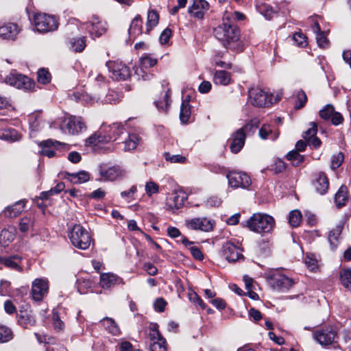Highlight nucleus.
<instances>
[{"mask_svg": "<svg viewBox=\"0 0 351 351\" xmlns=\"http://www.w3.org/2000/svg\"><path fill=\"white\" fill-rule=\"evenodd\" d=\"M214 35L226 49L241 52L244 46L240 40V30L232 20L231 12H226L222 23L214 29Z\"/></svg>", "mask_w": 351, "mask_h": 351, "instance_id": "f257e3e1", "label": "nucleus"}, {"mask_svg": "<svg viewBox=\"0 0 351 351\" xmlns=\"http://www.w3.org/2000/svg\"><path fill=\"white\" fill-rule=\"evenodd\" d=\"M126 134L127 132L121 123L103 124L98 131L86 140V145L100 147L101 145L117 141Z\"/></svg>", "mask_w": 351, "mask_h": 351, "instance_id": "f03ea898", "label": "nucleus"}, {"mask_svg": "<svg viewBox=\"0 0 351 351\" xmlns=\"http://www.w3.org/2000/svg\"><path fill=\"white\" fill-rule=\"evenodd\" d=\"M246 227L251 231L257 233L270 232L274 226V219L267 214L254 213L249 219L246 221Z\"/></svg>", "mask_w": 351, "mask_h": 351, "instance_id": "7ed1b4c3", "label": "nucleus"}, {"mask_svg": "<svg viewBox=\"0 0 351 351\" xmlns=\"http://www.w3.org/2000/svg\"><path fill=\"white\" fill-rule=\"evenodd\" d=\"M279 99L280 97H274L258 86H253L248 90V101L255 107H268Z\"/></svg>", "mask_w": 351, "mask_h": 351, "instance_id": "20e7f679", "label": "nucleus"}, {"mask_svg": "<svg viewBox=\"0 0 351 351\" xmlns=\"http://www.w3.org/2000/svg\"><path fill=\"white\" fill-rule=\"evenodd\" d=\"M69 238L71 244L80 250L88 249L91 243L90 234L80 224H76L73 226L69 232Z\"/></svg>", "mask_w": 351, "mask_h": 351, "instance_id": "39448f33", "label": "nucleus"}, {"mask_svg": "<svg viewBox=\"0 0 351 351\" xmlns=\"http://www.w3.org/2000/svg\"><path fill=\"white\" fill-rule=\"evenodd\" d=\"M6 84L26 91H34L35 82L28 77L16 72H11L5 78Z\"/></svg>", "mask_w": 351, "mask_h": 351, "instance_id": "423d86ee", "label": "nucleus"}, {"mask_svg": "<svg viewBox=\"0 0 351 351\" xmlns=\"http://www.w3.org/2000/svg\"><path fill=\"white\" fill-rule=\"evenodd\" d=\"M34 25L39 32L53 31L58 28V21L54 16L45 13H37L34 15Z\"/></svg>", "mask_w": 351, "mask_h": 351, "instance_id": "0eeeda50", "label": "nucleus"}, {"mask_svg": "<svg viewBox=\"0 0 351 351\" xmlns=\"http://www.w3.org/2000/svg\"><path fill=\"white\" fill-rule=\"evenodd\" d=\"M61 130L64 133L75 135L84 132L86 126L81 117L70 116L64 119Z\"/></svg>", "mask_w": 351, "mask_h": 351, "instance_id": "6e6552de", "label": "nucleus"}, {"mask_svg": "<svg viewBox=\"0 0 351 351\" xmlns=\"http://www.w3.org/2000/svg\"><path fill=\"white\" fill-rule=\"evenodd\" d=\"M267 279L269 285L273 289L280 291L288 290L294 284L293 279L277 271L269 274Z\"/></svg>", "mask_w": 351, "mask_h": 351, "instance_id": "1a4fd4ad", "label": "nucleus"}, {"mask_svg": "<svg viewBox=\"0 0 351 351\" xmlns=\"http://www.w3.org/2000/svg\"><path fill=\"white\" fill-rule=\"evenodd\" d=\"M108 71L112 73V77L117 80H125L130 77V68L121 61H107L106 63Z\"/></svg>", "mask_w": 351, "mask_h": 351, "instance_id": "9d476101", "label": "nucleus"}, {"mask_svg": "<svg viewBox=\"0 0 351 351\" xmlns=\"http://www.w3.org/2000/svg\"><path fill=\"white\" fill-rule=\"evenodd\" d=\"M184 224L189 230L210 232L213 229L215 221L206 217H194L185 219Z\"/></svg>", "mask_w": 351, "mask_h": 351, "instance_id": "9b49d317", "label": "nucleus"}, {"mask_svg": "<svg viewBox=\"0 0 351 351\" xmlns=\"http://www.w3.org/2000/svg\"><path fill=\"white\" fill-rule=\"evenodd\" d=\"M229 185L233 189H247L252 184L250 176L242 172L232 171L226 175Z\"/></svg>", "mask_w": 351, "mask_h": 351, "instance_id": "f8f14e48", "label": "nucleus"}, {"mask_svg": "<svg viewBox=\"0 0 351 351\" xmlns=\"http://www.w3.org/2000/svg\"><path fill=\"white\" fill-rule=\"evenodd\" d=\"M49 290L47 280L36 278L32 282L31 295L36 302H40L47 295Z\"/></svg>", "mask_w": 351, "mask_h": 351, "instance_id": "ddd939ff", "label": "nucleus"}, {"mask_svg": "<svg viewBox=\"0 0 351 351\" xmlns=\"http://www.w3.org/2000/svg\"><path fill=\"white\" fill-rule=\"evenodd\" d=\"M99 174L104 181L113 182L124 178L126 171L119 166H112L108 168L101 167Z\"/></svg>", "mask_w": 351, "mask_h": 351, "instance_id": "4468645a", "label": "nucleus"}, {"mask_svg": "<svg viewBox=\"0 0 351 351\" xmlns=\"http://www.w3.org/2000/svg\"><path fill=\"white\" fill-rule=\"evenodd\" d=\"M221 256L228 262H235L244 258L241 249L231 242H227L223 245Z\"/></svg>", "mask_w": 351, "mask_h": 351, "instance_id": "2eb2a0df", "label": "nucleus"}, {"mask_svg": "<svg viewBox=\"0 0 351 351\" xmlns=\"http://www.w3.org/2000/svg\"><path fill=\"white\" fill-rule=\"evenodd\" d=\"M209 9V3L205 0H193L192 4L188 8V13L196 19H203L205 13Z\"/></svg>", "mask_w": 351, "mask_h": 351, "instance_id": "dca6fc26", "label": "nucleus"}, {"mask_svg": "<svg viewBox=\"0 0 351 351\" xmlns=\"http://www.w3.org/2000/svg\"><path fill=\"white\" fill-rule=\"evenodd\" d=\"M315 339L322 346L330 345L336 341L337 332L332 328H322L315 335Z\"/></svg>", "mask_w": 351, "mask_h": 351, "instance_id": "f3484780", "label": "nucleus"}, {"mask_svg": "<svg viewBox=\"0 0 351 351\" xmlns=\"http://www.w3.org/2000/svg\"><path fill=\"white\" fill-rule=\"evenodd\" d=\"M18 25L14 23H0V38L8 40H14L20 32Z\"/></svg>", "mask_w": 351, "mask_h": 351, "instance_id": "a211bd4d", "label": "nucleus"}, {"mask_svg": "<svg viewBox=\"0 0 351 351\" xmlns=\"http://www.w3.org/2000/svg\"><path fill=\"white\" fill-rule=\"evenodd\" d=\"M124 284L123 279L112 273L100 274L99 285L102 289H110L115 285Z\"/></svg>", "mask_w": 351, "mask_h": 351, "instance_id": "6ab92c4d", "label": "nucleus"}, {"mask_svg": "<svg viewBox=\"0 0 351 351\" xmlns=\"http://www.w3.org/2000/svg\"><path fill=\"white\" fill-rule=\"evenodd\" d=\"M312 184L315 191L320 195L326 193L329 189L328 179L326 173L322 171H319L315 176Z\"/></svg>", "mask_w": 351, "mask_h": 351, "instance_id": "aec40b11", "label": "nucleus"}, {"mask_svg": "<svg viewBox=\"0 0 351 351\" xmlns=\"http://www.w3.org/2000/svg\"><path fill=\"white\" fill-rule=\"evenodd\" d=\"M246 134L243 129H239L232 134L230 149L234 154H237L243 148L245 141Z\"/></svg>", "mask_w": 351, "mask_h": 351, "instance_id": "412c9836", "label": "nucleus"}, {"mask_svg": "<svg viewBox=\"0 0 351 351\" xmlns=\"http://www.w3.org/2000/svg\"><path fill=\"white\" fill-rule=\"evenodd\" d=\"M87 28L90 26L91 29H89V32L91 35L95 36L96 37H99L102 34H104L107 30V23L105 21H101L98 17L93 16L92 21L86 23Z\"/></svg>", "mask_w": 351, "mask_h": 351, "instance_id": "4be33fe9", "label": "nucleus"}, {"mask_svg": "<svg viewBox=\"0 0 351 351\" xmlns=\"http://www.w3.org/2000/svg\"><path fill=\"white\" fill-rule=\"evenodd\" d=\"M186 200V196L182 193L173 192L167 198V205L171 209H179Z\"/></svg>", "mask_w": 351, "mask_h": 351, "instance_id": "5701e85b", "label": "nucleus"}, {"mask_svg": "<svg viewBox=\"0 0 351 351\" xmlns=\"http://www.w3.org/2000/svg\"><path fill=\"white\" fill-rule=\"evenodd\" d=\"M19 323L24 328L28 326H34L36 324V319L32 312L28 310L19 311V313L17 315Z\"/></svg>", "mask_w": 351, "mask_h": 351, "instance_id": "b1692460", "label": "nucleus"}, {"mask_svg": "<svg viewBox=\"0 0 351 351\" xmlns=\"http://www.w3.org/2000/svg\"><path fill=\"white\" fill-rule=\"evenodd\" d=\"M143 20L140 15H136L132 21L128 29V34L131 39L134 40L142 34Z\"/></svg>", "mask_w": 351, "mask_h": 351, "instance_id": "393cba45", "label": "nucleus"}, {"mask_svg": "<svg viewBox=\"0 0 351 351\" xmlns=\"http://www.w3.org/2000/svg\"><path fill=\"white\" fill-rule=\"evenodd\" d=\"M65 178L73 184H79L88 181L90 175L86 171H80L77 173H66Z\"/></svg>", "mask_w": 351, "mask_h": 351, "instance_id": "a878e982", "label": "nucleus"}, {"mask_svg": "<svg viewBox=\"0 0 351 351\" xmlns=\"http://www.w3.org/2000/svg\"><path fill=\"white\" fill-rule=\"evenodd\" d=\"M121 139H123L124 144L123 149L125 151H132L137 147L139 144L141 138L135 134H128L125 136H122Z\"/></svg>", "mask_w": 351, "mask_h": 351, "instance_id": "bb28decb", "label": "nucleus"}, {"mask_svg": "<svg viewBox=\"0 0 351 351\" xmlns=\"http://www.w3.org/2000/svg\"><path fill=\"white\" fill-rule=\"evenodd\" d=\"M312 30L316 34V40L317 45L321 48H326L328 47L329 41L326 38L325 32L321 30L318 22L315 21L312 25Z\"/></svg>", "mask_w": 351, "mask_h": 351, "instance_id": "cd10ccee", "label": "nucleus"}, {"mask_svg": "<svg viewBox=\"0 0 351 351\" xmlns=\"http://www.w3.org/2000/svg\"><path fill=\"white\" fill-rule=\"evenodd\" d=\"M343 228V224L340 223L329 232L328 239L332 250L335 249L339 243V238Z\"/></svg>", "mask_w": 351, "mask_h": 351, "instance_id": "c85d7f7f", "label": "nucleus"}, {"mask_svg": "<svg viewBox=\"0 0 351 351\" xmlns=\"http://www.w3.org/2000/svg\"><path fill=\"white\" fill-rule=\"evenodd\" d=\"M22 258L17 255H14L12 256H10L8 258H1L0 262L4 265L6 267L10 269L21 271H22V267L20 264L21 263Z\"/></svg>", "mask_w": 351, "mask_h": 351, "instance_id": "c756f323", "label": "nucleus"}, {"mask_svg": "<svg viewBox=\"0 0 351 351\" xmlns=\"http://www.w3.org/2000/svg\"><path fill=\"white\" fill-rule=\"evenodd\" d=\"M24 207V202L19 201L14 205L6 207L3 211V214L7 217H16L23 210Z\"/></svg>", "mask_w": 351, "mask_h": 351, "instance_id": "7c9ffc66", "label": "nucleus"}, {"mask_svg": "<svg viewBox=\"0 0 351 351\" xmlns=\"http://www.w3.org/2000/svg\"><path fill=\"white\" fill-rule=\"evenodd\" d=\"M171 90L167 88L165 90V94L160 99L154 101L158 110L160 112H167L171 104Z\"/></svg>", "mask_w": 351, "mask_h": 351, "instance_id": "2f4dec72", "label": "nucleus"}, {"mask_svg": "<svg viewBox=\"0 0 351 351\" xmlns=\"http://www.w3.org/2000/svg\"><path fill=\"white\" fill-rule=\"evenodd\" d=\"M213 82L215 84L227 86L231 82V74L226 71H216Z\"/></svg>", "mask_w": 351, "mask_h": 351, "instance_id": "473e14b6", "label": "nucleus"}, {"mask_svg": "<svg viewBox=\"0 0 351 351\" xmlns=\"http://www.w3.org/2000/svg\"><path fill=\"white\" fill-rule=\"evenodd\" d=\"M348 201V189L342 185L335 195V202L337 208L344 206Z\"/></svg>", "mask_w": 351, "mask_h": 351, "instance_id": "72a5a7b5", "label": "nucleus"}, {"mask_svg": "<svg viewBox=\"0 0 351 351\" xmlns=\"http://www.w3.org/2000/svg\"><path fill=\"white\" fill-rule=\"evenodd\" d=\"M56 144H60V143L58 141H53L50 139L40 142L39 144L42 147L40 154L49 158L53 157L56 152L53 149H51V147L54 146Z\"/></svg>", "mask_w": 351, "mask_h": 351, "instance_id": "f704fd0d", "label": "nucleus"}, {"mask_svg": "<svg viewBox=\"0 0 351 351\" xmlns=\"http://www.w3.org/2000/svg\"><path fill=\"white\" fill-rule=\"evenodd\" d=\"M100 323L112 335H118L120 333L119 327L112 318L106 317L100 320Z\"/></svg>", "mask_w": 351, "mask_h": 351, "instance_id": "c9c22d12", "label": "nucleus"}, {"mask_svg": "<svg viewBox=\"0 0 351 351\" xmlns=\"http://www.w3.org/2000/svg\"><path fill=\"white\" fill-rule=\"evenodd\" d=\"M15 238V229L10 228L3 229L0 232V243L3 246H8Z\"/></svg>", "mask_w": 351, "mask_h": 351, "instance_id": "e433bc0d", "label": "nucleus"}, {"mask_svg": "<svg viewBox=\"0 0 351 351\" xmlns=\"http://www.w3.org/2000/svg\"><path fill=\"white\" fill-rule=\"evenodd\" d=\"M0 138L10 142H14L21 139V135L13 128H5L0 131Z\"/></svg>", "mask_w": 351, "mask_h": 351, "instance_id": "4c0bfd02", "label": "nucleus"}, {"mask_svg": "<svg viewBox=\"0 0 351 351\" xmlns=\"http://www.w3.org/2000/svg\"><path fill=\"white\" fill-rule=\"evenodd\" d=\"M159 21V15L156 10H149L147 13L146 23V34H149L153 27H156Z\"/></svg>", "mask_w": 351, "mask_h": 351, "instance_id": "58836bf2", "label": "nucleus"}, {"mask_svg": "<svg viewBox=\"0 0 351 351\" xmlns=\"http://www.w3.org/2000/svg\"><path fill=\"white\" fill-rule=\"evenodd\" d=\"M69 48L75 52H82L86 47V37L73 38L69 40Z\"/></svg>", "mask_w": 351, "mask_h": 351, "instance_id": "ea45409f", "label": "nucleus"}, {"mask_svg": "<svg viewBox=\"0 0 351 351\" xmlns=\"http://www.w3.org/2000/svg\"><path fill=\"white\" fill-rule=\"evenodd\" d=\"M140 63L141 68L140 69H137L136 73L138 75L139 74V71H143V69H147L154 66L157 63V59L151 57L149 55L145 54L142 56L140 59Z\"/></svg>", "mask_w": 351, "mask_h": 351, "instance_id": "a19ab883", "label": "nucleus"}, {"mask_svg": "<svg viewBox=\"0 0 351 351\" xmlns=\"http://www.w3.org/2000/svg\"><path fill=\"white\" fill-rule=\"evenodd\" d=\"M191 116V107L189 104V101L186 100H183L181 108H180V121L186 123L189 121V119Z\"/></svg>", "mask_w": 351, "mask_h": 351, "instance_id": "79ce46f5", "label": "nucleus"}, {"mask_svg": "<svg viewBox=\"0 0 351 351\" xmlns=\"http://www.w3.org/2000/svg\"><path fill=\"white\" fill-rule=\"evenodd\" d=\"M295 109H300L303 108L307 101V97L305 93V92L302 90H297L295 93Z\"/></svg>", "mask_w": 351, "mask_h": 351, "instance_id": "37998d69", "label": "nucleus"}, {"mask_svg": "<svg viewBox=\"0 0 351 351\" xmlns=\"http://www.w3.org/2000/svg\"><path fill=\"white\" fill-rule=\"evenodd\" d=\"M149 343L159 341V339H164L163 337L158 330V325L157 324H152L149 328V332L148 335Z\"/></svg>", "mask_w": 351, "mask_h": 351, "instance_id": "c03bdc74", "label": "nucleus"}, {"mask_svg": "<svg viewBox=\"0 0 351 351\" xmlns=\"http://www.w3.org/2000/svg\"><path fill=\"white\" fill-rule=\"evenodd\" d=\"M287 160L292 162L293 166H299L304 161V156L299 154L298 152L292 150L289 152L287 155Z\"/></svg>", "mask_w": 351, "mask_h": 351, "instance_id": "a18cd8bd", "label": "nucleus"}, {"mask_svg": "<svg viewBox=\"0 0 351 351\" xmlns=\"http://www.w3.org/2000/svg\"><path fill=\"white\" fill-rule=\"evenodd\" d=\"M340 279L343 286L351 290V269H342L340 273Z\"/></svg>", "mask_w": 351, "mask_h": 351, "instance_id": "49530a36", "label": "nucleus"}, {"mask_svg": "<svg viewBox=\"0 0 351 351\" xmlns=\"http://www.w3.org/2000/svg\"><path fill=\"white\" fill-rule=\"evenodd\" d=\"M64 189V184L63 182L58 183L54 188L51 189L49 191H43L40 193V198L47 199L49 196L54 194H58Z\"/></svg>", "mask_w": 351, "mask_h": 351, "instance_id": "de8ad7c7", "label": "nucleus"}, {"mask_svg": "<svg viewBox=\"0 0 351 351\" xmlns=\"http://www.w3.org/2000/svg\"><path fill=\"white\" fill-rule=\"evenodd\" d=\"M73 96L75 97L76 101H82L87 104H93L95 102H97L99 100V97H93L88 93H74Z\"/></svg>", "mask_w": 351, "mask_h": 351, "instance_id": "09e8293b", "label": "nucleus"}, {"mask_svg": "<svg viewBox=\"0 0 351 351\" xmlns=\"http://www.w3.org/2000/svg\"><path fill=\"white\" fill-rule=\"evenodd\" d=\"M13 338V334L10 328L0 325V343H6Z\"/></svg>", "mask_w": 351, "mask_h": 351, "instance_id": "8fccbe9b", "label": "nucleus"}, {"mask_svg": "<svg viewBox=\"0 0 351 351\" xmlns=\"http://www.w3.org/2000/svg\"><path fill=\"white\" fill-rule=\"evenodd\" d=\"M302 220V214L298 210H295L289 213V222L293 227H298Z\"/></svg>", "mask_w": 351, "mask_h": 351, "instance_id": "3c124183", "label": "nucleus"}, {"mask_svg": "<svg viewBox=\"0 0 351 351\" xmlns=\"http://www.w3.org/2000/svg\"><path fill=\"white\" fill-rule=\"evenodd\" d=\"M149 351H167V343L165 339H159L155 342L149 343Z\"/></svg>", "mask_w": 351, "mask_h": 351, "instance_id": "603ef678", "label": "nucleus"}, {"mask_svg": "<svg viewBox=\"0 0 351 351\" xmlns=\"http://www.w3.org/2000/svg\"><path fill=\"white\" fill-rule=\"evenodd\" d=\"M37 74V80L39 83L46 84L50 82L51 75L47 70L45 69H40L38 70Z\"/></svg>", "mask_w": 351, "mask_h": 351, "instance_id": "864d4df0", "label": "nucleus"}, {"mask_svg": "<svg viewBox=\"0 0 351 351\" xmlns=\"http://www.w3.org/2000/svg\"><path fill=\"white\" fill-rule=\"evenodd\" d=\"M52 314V319L54 329L58 331L62 330L64 328V324L61 320L59 314L56 310H53Z\"/></svg>", "mask_w": 351, "mask_h": 351, "instance_id": "5fc2aeb1", "label": "nucleus"}, {"mask_svg": "<svg viewBox=\"0 0 351 351\" xmlns=\"http://www.w3.org/2000/svg\"><path fill=\"white\" fill-rule=\"evenodd\" d=\"M165 158L167 161L172 163H183L186 160V158L182 155H171L169 152H165Z\"/></svg>", "mask_w": 351, "mask_h": 351, "instance_id": "6e6d98bb", "label": "nucleus"}, {"mask_svg": "<svg viewBox=\"0 0 351 351\" xmlns=\"http://www.w3.org/2000/svg\"><path fill=\"white\" fill-rule=\"evenodd\" d=\"M33 225V221L31 218L23 217L19 223V230L22 232H27Z\"/></svg>", "mask_w": 351, "mask_h": 351, "instance_id": "4d7b16f0", "label": "nucleus"}, {"mask_svg": "<svg viewBox=\"0 0 351 351\" xmlns=\"http://www.w3.org/2000/svg\"><path fill=\"white\" fill-rule=\"evenodd\" d=\"M334 112V107L332 105L328 104L319 111V116L324 120H328L331 118Z\"/></svg>", "mask_w": 351, "mask_h": 351, "instance_id": "13d9d810", "label": "nucleus"}, {"mask_svg": "<svg viewBox=\"0 0 351 351\" xmlns=\"http://www.w3.org/2000/svg\"><path fill=\"white\" fill-rule=\"evenodd\" d=\"M344 159V155L342 152H339L334 155L331 158V169L335 170L339 167Z\"/></svg>", "mask_w": 351, "mask_h": 351, "instance_id": "bf43d9fd", "label": "nucleus"}, {"mask_svg": "<svg viewBox=\"0 0 351 351\" xmlns=\"http://www.w3.org/2000/svg\"><path fill=\"white\" fill-rule=\"evenodd\" d=\"M189 299L195 304H198L202 309L206 308V304L202 301L201 298L194 291H191L188 293Z\"/></svg>", "mask_w": 351, "mask_h": 351, "instance_id": "052dcab7", "label": "nucleus"}, {"mask_svg": "<svg viewBox=\"0 0 351 351\" xmlns=\"http://www.w3.org/2000/svg\"><path fill=\"white\" fill-rule=\"evenodd\" d=\"M145 191L147 196L151 197L153 194L158 193L159 186L154 182H148L145 184Z\"/></svg>", "mask_w": 351, "mask_h": 351, "instance_id": "680f3d73", "label": "nucleus"}, {"mask_svg": "<svg viewBox=\"0 0 351 351\" xmlns=\"http://www.w3.org/2000/svg\"><path fill=\"white\" fill-rule=\"evenodd\" d=\"M310 125L311 127L304 132V135L303 136L306 141L313 137H315L317 132L316 123L311 122Z\"/></svg>", "mask_w": 351, "mask_h": 351, "instance_id": "e2e57ef3", "label": "nucleus"}, {"mask_svg": "<svg viewBox=\"0 0 351 351\" xmlns=\"http://www.w3.org/2000/svg\"><path fill=\"white\" fill-rule=\"evenodd\" d=\"M259 121L257 119L251 120L249 123L245 124L241 129H243V132L246 134V132H252L254 133L256 128L258 127Z\"/></svg>", "mask_w": 351, "mask_h": 351, "instance_id": "0e129e2a", "label": "nucleus"}, {"mask_svg": "<svg viewBox=\"0 0 351 351\" xmlns=\"http://www.w3.org/2000/svg\"><path fill=\"white\" fill-rule=\"evenodd\" d=\"M305 264L311 271H315L317 268V261L312 255L307 254L305 257Z\"/></svg>", "mask_w": 351, "mask_h": 351, "instance_id": "69168bd1", "label": "nucleus"}, {"mask_svg": "<svg viewBox=\"0 0 351 351\" xmlns=\"http://www.w3.org/2000/svg\"><path fill=\"white\" fill-rule=\"evenodd\" d=\"M306 36L301 32H297L293 34V40L299 47L305 46L306 44Z\"/></svg>", "mask_w": 351, "mask_h": 351, "instance_id": "338daca9", "label": "nucleus"}, {"mask_svg": "<svg viewBox=\"0 0 351 351\" xmlns=\"http://www.w3.org/2000/svg\"><path fill=\"white\" fill-rule=\"evenodd\" d=\"M258 11L268 19H271L272 14L275 13L272 8L267 5L259 6Z\"/></svg>", "mask_w": 351, "mask_h": 351, "instance_id": "774afa93", "label": "nucleus"}]
</instances>
